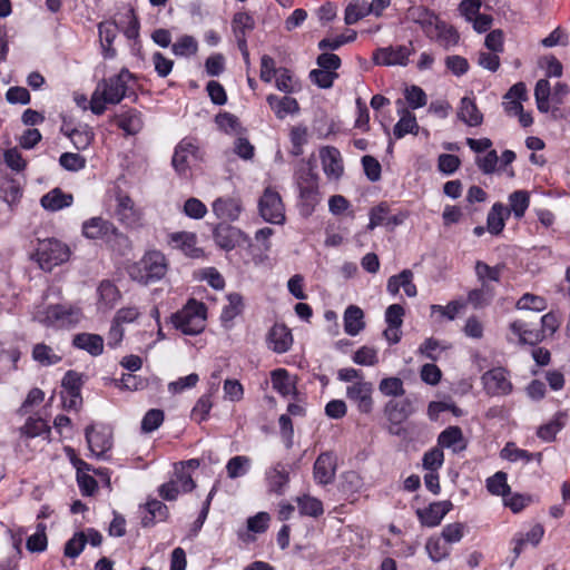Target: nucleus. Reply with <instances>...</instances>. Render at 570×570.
<instances>
[{
    "label": "nucleus",
    "mask_w": 570,
    "mask_h": 570,
    "mask_svg": "<svg viewBox=\"0 0 570 570\" xmlns=\"http://www.w3.org/2000/svg\"><path fill=\"white\" fill-rule=\"evenodd\" d=\"M146 514L141 518V525L149 528L156 522H164L169 517L168 507L157 499L148 500L145 504Z\"/></svg>",
    "instance_id": "27"
},
{
    "label": "nucleus",
    "mask_w": 570,
    "mask_h": 570,
    "mask_svg": "<svg viewBox=\"0 0 570 570\" xmlns=\"http://www.w3.org/2000/svg\"><path fill=\"white\" fill-rule=\"evenodd\" d=\"M228 304L224 306L220 315L222 322H232L244 308L243 297L238 293H230L227 296Z\"/></svg>",
    "instance_id": "45"
},
{
    "label": "nucleus",
    "mask_w": 570,
    "mask_h": 570,
    "mask_svg": "<svg viewBox=\"0 0 570 570\" xmlns=\"http://www.w3.org/2000/svg\"><path fill=\"white\" fill-rule=\"evenodd\" d=\"M510 210L502 203H494L487 216V230L492 235L502 233Z\"/></svg>",
    "instance_id": "29"
},
{
    "label": "nucleus",
    "mask_w": 570,
    "mask_h": 570,
    "mask_svg": "<svg viewBox=\"0 0 570 570\" xmlns=\"http://www.w3.org/2000/svg\"><path fill=\"white\" fill-rule=\"evenodd\" d=\"M259 214L265 222L283 224L285 222V208L281 195L267 187L258 202Z\"/></svg>",
    "instance_id": "7"
},
{
    "label": "nucleus",
    "mask_w": 570,
    "mask_h": 570,
    "mask_svg": "<svg viewBox=\"0 0 570 570\" xmlns=\"http://www.w3.org/2000/svg\"><path fill=\"white\" fill-rule=\"evenodd\" d=\"M515 306L518 309L540 312L546 308V301L540 296L527 293L519 298Z\"/></svg>",
    "instance_id": "62"
},
{
    "label": "nucleus",
    "mask_w": 570,
    "mask_h": 570,
    "mask_svg": "<svg viewBox=\"0 0 570 570\" xmlns=\"http://www.w3.org/2000/svg\"><path fill=\"white\" fill-rule=\"evenodd\" d=\"M510 213L512 212L517 219L524 216L530 204L529 193L525 190H515L509 196Z\"/></svg>",
    "instance_id": "42"
},
{
    "label": "nucleus",
    "mask_w": 570,
    "mask_h": 570,
    "mask_svg": "<svg viewBox=\"0 0 570 570\" xmlns=\"http://www.w3.org/2000/svg\"><path fill=\"white\" fill-rule=\"evenodd\" d=\"M250 459L245 455H236L229 459L226 464L228 478L237 479L245 475L250 468Z\"/></svg>",
    "instance_id": "46"
},
{
    "label": "nucleus",
    "mask_w": 570,
    "mask_h": 570,
    "mask_svg": "<svg viewBox=\"0 0 570 570\" xmlns=\"http://www.w3.org/2000/svg\"><path fill=\"white\" fill-rule=\"evenodd\" d=\"M365 326L363 311L355 305H350L344 313V331L351 335H357Z\"/></svg>",
    "instance_id": "33"
},
{
    "label": "nucleus",
    "mask_w": 570,
    "mask_h": 570,
    "mask_svg": "<svg viewBox=\"0 0 570 570\" xmlns=\"http://www.w3.org/2000/svg\"><path fill=\"white\" fill-rule=\"evenodd\" d=\"M412 51L413 49L407 46L379 48L373 55V60L375 65L381 66H406Z\"/></svg>",
    "instance_id": "13"
},
{
    "label": "nucleus",
    "mask_w": 570,
    "mask_h": 570,
    "mask_svg": "<svg viewBox=\"0 0 570 570\" xmlns=\"http://www.w3.org/2000/svg\"><path fill=\"white\" fill-rule=\"evenodd\" d=\"M298 188L297 208L299 215L307 218L315 212L322 196L318 188V176L309 164L302 166L295 174Z\"/></svg>",
    "instance_id": "1"
},
{
    "label": "nucleus",
    "mask_w": 570,
    "mask_h": 570,
    "mask_svg": "<svg viewBox=\"0 0 570 570\" xmlns=\"http://www.w3.org/2000/svg\"><path fill=\"white\" fill-rule=\"evenodd\" d=\"M86 543V534L83 532H76L65 544V556L68 558H77L82 552Z\"/></svg>",
    "instance_id": "55"
},
{
    "label": "nucleus",
    "mask_w": 570,
    "mask_h": 570,
    "mask_svg": "<svg viewBox=\"0 0 570 570\" xmlns=\"http://www.w3.org/2000/svg\"><path fill=\"white\" fill-rule=\"evenodd\" d=\"M166 273V257L159 250L147 252L142 258L129 269L130 277L145 285L161 279Z\"/></svg>",
    "instance_id": "2"
},
{
    "label": "nucleus",
    "mask_w": 570,
    "mask_h": 570,
    "mask_svg": "<svg viewBox=\"0 0 570 570\" xmlns=\"http://www.w3.org/2000/svg\"><path fill=\"white\" fill-rule=\"evenodd\" d=\"M407 18L419 24L428 37H433L434 30L441 22L438 14L423 6L411 7Z\"/></svg>",
    "instance_id": "15"
},
{
    "label": "nucleus",
    "mask_w": 570,
    "mask_h": 570,
    "mask_svg": "<svg viewBox=\"0 0 570 570\" xmlns=\"http://www.w3.org/2000/svg\"><path fill=\"white\" fill-rule=\"evenodd\" d=\"M206 306L191 298L186 306L171 315V323L186 335H197L205 328Z\"/></svg>",
    "instance_id": "4"
},
{
    "label": "nucleus",
    "mask_w": 570,
    "mask_h": 570,
    "mask_svg": "<svg viewBox=\"0 0 570 570\" xmlns=\"http://www.w3.org/2000/svg\"><path fill=\"white\" fill-rule=\"evenodd\" d=\"M21 434L28 436V438H36L39 436L46 432L50 431V428L47 425V423L38 417H29L24 425L20 429Z\"/></svg>",
    "instance_id": "57"
},
{
    "label": "nucleus",
    "mask_w": 570,
    "mask_h": 570,
    "mask_svg": "<svg viewBox=\"0 0 570 570\" xmlns=\"http://www.w3.org/2000/svg\"><path fill=\"white\" fill-rule=\"evenodd\" d=\"M502 268V265L490 266L482 261L475 263V274L481 285L489 284L488 281L500 282Z\"/></svg>",
    "instance_id": "43"
},
{
    "label": "nucleus",
    "mask_w": 570,
    "mask_h": 570,
    "mask_svg": "<svg viewBox=\"0 0 570 570\" xmlns=\"http://www.w3.org/2000/svg\"><path fill=\"white\" fill-rule=\"evenodd\" d=\"M568 415L566 412L559 411L554 414L552 420L538 429L537 435L546 442L554 441L556 435L560 432L567 422Z\"/></svg>",
    "instance_id": "32"
},
{
    "label": "nucleus",
    "mask_w": 570,
    "mask_h": 570,
    "mask_svg": "<svg viewBox=\"0 0 570 570\" xmlns=\"http://www.w3.org/2000/svg\"><path fill=\"white\" fill-rule=\"evenodd\" d=\"M85 436L91 454L100 460H107V453L112 448L111 429L100 425L98 429L94 424L85 429Z\"/></svg>",
    "instance_id": "6"
},
{
    "label": "nucleus",
    "mask_w": 570,
    "mask_h": 570,
    "mask_svg": "<svg viewBox=\"0 0 570 570\" xmlns=\"http://www.w3.org/2000/svg\"><path fill=\"white\" fill-rule=\"evenodd\" d=\"M69 256V247L55 238L39 240L33 255L41 269L46 272H50L55 266L67 262Z\"/></svg>",
    "instance_id": "5"
},
{
    "label": "nucleus",
    "mask_w": 570,
    "mask_h": 570,
    "mask_svg": "<svg viewBox=\"0 0 570 570\" xmlns=\"http://www.w3.org/2000/svg\"><path fill=\"white\" fill-rule=\"evenodd\" d=\"M509 330L519 337L521 345L534 346L546 338L543 331L530 328L529 323L522 320L511 322Z\"/></svg>",
    "instance_id": "19"
},
{
    "label": "nucleus",
    "mask_w": 570,
    "mask_h": 570,
    "mask_svg": "<svg viewBox=\"0 0 570 570\" xmlns=\"http://www.w3.org/2000/svg\"><path fill=\"white\" fill-rule=\"evenodd\" d=\"M3 161L10 169L17 173L22 171L27 166L26 160L17 148L7 149L3 154Z\"/></svg>",
    "instance_id": "64"
},
{
    "label": "nucleus",
    "mask_w": 570,
    "mask_h": 570,
    "mask_svg": "<svg viewBox=\"0 0 570 570\" xmlns=\"http://www.w3.org/2000/svg\"><path fill=\"white\" fill-rule=\"evenodd\" d=\"M45 314L46 324L57 327L73 326L81 318L80 308L61 304L48 306Z\"/></svg>",
    "instance_id": "9"
},
{
    "label": "nucleus",
    "mask_w": 570,
    "mask_h": 570,
    "mask_svg": "<svg viewBox=\"0 0 570 570\" xmlns=\"http://www.w3.org/2000/svg\"><path fill=\"white\" fill-rule=\"evenodd\" d=\"M299 513L313 518H318L324 513L323 503L317 498L304 494L296 498Z\"/></svg>",
    "instance_id": "35"
},
{
    "label": "nucleus",
    "mask_w": 570,
    "mask_h": 570,
    "mask_svg": "<svg viewBox=\"0 0 570 570\" xmlns=\"http://www.w3.org/2000/svg\"><path fill=\"white\" fill-rule=\"evenodd\" d=\"M212 407H213V403L210 401V395H208V394L202 395L197 400L195 406L191 410V419L198 423L207 420Z\"/></svg>",
    "instance_id": "58"
},
{
    "label": "nucleus",
    "mask_w": 570,
    "mask_h": 570,
    "mask_svg": "<svg viewBox=\"0 0 570 570\" xmlns=\"http://www.w3.org/2000/svg\"><path fill=\"white\" fill-rule=\"evenodd\" d=\"M373 384L360 381L347 386L346 396L357 405L360 412L368 414L373 410Z\"/></svg>",
    "instance_id": "14"
},
{
    "label": "nucleus",
    "mask_w": 570,
    "mask_h": 570,
    "mask_svg": "<svg viewBox=\"0 0 570 570\" xmlns=\"http://www.w3.org/2000/svg\"><path fill=\"white\" fill-rule=\"evenodd\" d=\"M266 100L278 119H284L287 115L297 114L299 111V105L295 98L269 95Z\"/></svg>",
    "instance_id": "30"
},
{
    "label": "nucleus",
    "mask_w": 570,
    "mask_h": 570,
    "mask_svg": "<svg viewBox=\"0 0 570 570\" xmlns=\"http://www.w3.org/2000/svg\"><path fill=\"white\" fill-rule=\"evenodd\" d=\"M458 119L470 127H478L483 122V115L479 110L474 99L463 97L456 112Z\"/></svg>",
    "instance_id": "26"
},
{
    "label": "nucleus",
    "mask_w": 570,
    "mask_h": 570,
    "mask_svg": "<svg viewBox=\"0 0 570 570\" xmlns=\"http://www.w3.org/2000/svg\"><path fill=\"white\" fill-rule=\"evenodd\" d=\"M46 524L38 523L36 533L27 539L26 547L30 552H43L48 546V539L46 534Z\"/></svg>",
    "instance_id": "49"
},
{
    "label": "nucleus",
    "mask_w": 570,
    "mask_h": 570,
    "mask_svg": "<svg viewBox=\"0 0 570 570\" xmlns=\"http://www.w3.org/2000/svg\"><path fill=\"white\" fill-rule=\"evenodd\" d=\"M115 124L118 128L122 129L126 135H136L144 127L141 112L134 108H128L127 110L115 115Z\"/></svg>",
    "instance_id": "23"
},
{
    "label": "nucleus",
    "mask_w": 570,
    "mask_h": 570,
    "mask_svg": "<svg viewBox=\"0 0 570 570\" xmlns=\"http://www.w3.org/2000/svg\"><path fill=\"white\" fill-rule=\"evenodd\" d=\"M508 475L503 471L495 472L492 476L487 479V490L493 495L508 497L511 492L510 485L507 482Z\"/></svg>",
    "instance_id": "39"
},
{
    "label": "nucleus",
    "mask_w": 570,
    "mask_h": 570,
    "mask_svg": "<svg viewBox=\"0 0 570 570\" xmlns=\"http://www.w3.org/2000/svg\"><path fill=\"white\" fill-rule=\"evenodd\" d=\"M255 29V20L248 12H236L232 19V30L235 37H245Z\"/></svg>",
    "instance_id": "36"
},
{
    "label": "nucleus",
    "mask_w": 570,
    "mask_h": 570,
    "mask_svg": "<svg viewBox=\"0 0 570 570\" xmlns=\"http://www.w3.org/2000/svg\"><path fill=\"white\" fill-rule=\"evenodd\" d=\"M72 345L91 356H99L104 352V338L99 334L78 333L72 338Z\"/></svg>",
    "instance_id": "25"
},
{
    "label": "nucleus",
    "mask_w": 570,
    "mask_h": 570,
    "mask_svg": "<svg viewBox=\"0 0 570 570\" xmlns=\"http://www.w3.org/2000/svg\"><path fill=\"white\" fill-rule=\"evenodd\" d=\"M379 390L385 396L399 397L405 394L403 381L395 376L383 379L379 384Z\"/></svg>",
    "instance_id": "50"
},
{
    "label": "nucleus",
    "mask_w": 570,
    "mask_h": 570,
    "mask_svg": "<svg viewBox=\"0 0 570 570\" xmlns=\"http://www.w3.org/2000/svg\"><path fill=\"white\" fill-rule=\"evenodd\" d=\"M59 164L68 171H78L85 168L86 159L79 154L63 153L59 157Z\"/></svg>",
    "instance_id": "59"
},
{
    "label": "nucleus",
    "mask_w": 570,
    "mask_h": 570,
    "mask_svg": "<svg viewBox=\"0 0 570 570\" xmlns=\"http://www.w3.org/2000/svg\"><path fill=\"white\" fill-rule=\"evenodd\" d=\"M99 302L107 308H112L120 298L118 287L110 281L105 279L98 286Z\"/></svg>",
    "instance_id": "37"
},
{
    "label": "nucleus",
    "mask_w": 570,
    "mask_h": 570,
    "mask_svg": "<svg viewBox=\"0 0 570 570\" xmlns=\"http://www.w3.org/2000/svg\"><path fill=\"white\" fill-rule=\"evenodd\" d=\"M434 31L436 32L438 40L444 47V49L448 50L451 47L458 45L460 36L453 27L448 26L445 22L441 21Z\"/></svg>",
    "instance_id": "48"
},
{
    "label": "nucleus",
    "mask_w": 570,
    "mask_h": 570,
    "mask_svg": "<svg viewBox=\"0 0 570 570\" xmlns=\"http://www.w3.org/2000/svg\"><path fill=\"white\" fill-rule=\"evenodd\" d=\"M419 125L414 115L410 111H404V115L395 124L393 128V135L396 139L403 138L407 134L416 135Z\"/></svg>",
    "instance_id": "40"
},
{
    "label": "nucleus",
    "mask_w": 570,
    "mask_h": 570,
    "mask_svg": "<svg viewBox=\"0 0 570 570\" xmlns=\"http://www.w3.org/2000/svg\"><path fill=\"white\" fill-rule=\"evenodd\" d=\"M337 78L338 73L331 70L313 69L309 71L311 81L322 89L331 88Z\"/></svg>",
    "instance_id": "54"
},
{
    "label": "nucleus",
    "mask_w": 570,
    "mask_h": 570,
    "mask_svg": "<svg viewBox=\"0 0 570 570\" xmlns=\"http://www.w3.org/2000/svg\"><path fill=\"white\" fill-rule=\"evenodd\" d=\"M438 445L453 449V452L462 451L466 448L462 430L460 426L451 425L443 430L438 436Z\"/></svg>",
    "instance_id": "28"
},
{
    "label": "nucleus",
    "mask_w": 570,
    "mask_h": 570,
    "mask_svg": "<svg viewBox=\"0 0 570 570\" xmlns=\"http://www.w3.org/2000/svg\"><path fill=\"white\" fill-rule=\"evenodd\" d=\"M453 509L450 500L436 501L429 504L424 509L416 510V517L423 527H438L443 518Z\"/></svg>",
    "instance_id": "12"
},
{
    "label": "nucleus",
    "mask_w": 570,
    "mask_h": 570,
    "mask_svg": "<svg viewBox=\"0 0 570 570\" xmlns=\"http://www.w3.org/2000/svg\"><path fill=\"white\" fill-rule=\"evenodd\" d=\"M461 165V160L456 155L441 154L438 158V169L445 174L452 175Z\"/></svg>",
    "instance_id": "63"
},
{
    "label": "nucleus",
    "mask_w": 570,
    "mask_h": 570,
    "mask_svg": "<svg viewBox=\"0 0 570 570\" xmlns=\"http://www.w3.org/2000/svg\"><path fill=\"white\" fill-rule=\"evenodd\" d=\"M390 207L387 203L382 202L379 205L371 208L368 213L370 222L367 225L368 230H373L380 225H386L389 218Z\"/></svg>",
    "instance_id": "52"
},
{
    "label": "nucleus",
    "mask_w": 570,
    "mask_h": 570,
    "mask_svg": "<svg viewBox=\"0 0 570 570\" xmlns=\"http://www.w3.org/2000/svg\"><path fill=\"white\" fill-rule=\"evenodd\" d=\"M213 237L217 246L227 252L247 242V236L237 227L220 223L213 229Z\"/></svg>",
    "instance_id": "11"
},
{
    "label": "nucleus",
    "mask_w": 570,
    "mask_h": 570,
    "mask_svg": "<svg viewBox=\"0 0 570 570\" xmlns=\"http://www.w3.org/2000/svg\"><path fill=\"white\" fill-rule=\"evenodd\" d=\"M271 380L273 389L283 396L289 395L295 390V385L291 382L288 372L285 368L274 370L271 374Z\"/></svg>",
    "instance_id": "38"
},
{
    "label": "nucleus",
    "mask_w": 570,
    "mask_h": 570,
    "mask_svg": "<svg viewBox=\"0 0 570 570\" xmlns=\"http://www.w3.org/2000/svg\"><path fill=\"white\" fill-rule=\"evenodd\" d=\"M132 79L135 76L127 68H122L119 73L101 79L96 89L110 105H118L125 97L130 98L131 96L134 97L132 101H136L138 96L128 86Z\"/></svg>",
    "instance_id": "3"
},
{
    "label": "nucleus",
    "mask_w": 570,
    "mask_h": 570,
    "mask_svg": "<svg viewBox=\"0 0 570 570\" xmlns=\"http://www.w3.org/2000/svg\"><path fill=\"white\" fill-rule=\"evenodd\" d=\"M361 161L367 179L372 183L380 180L382 167L379 160L373 156L365 155L362 157Z\"/></svg>",
    "instance_id": "61"
},
{
    "label": "nucleus",
    "mask_w": 570,
    "mask_h": 570,
    "mask_svg": "<svg viewBox=\"0 0 570 570\" xmlns=\"http://www.w3.org/2000/svg\"><path fill=\"white\" fill-rule=\"evenodd\" d=\"M321 158L324 173L327 177L338 179L343 175L341 153L337 148L327 146L321 150Z\"/></svg>",
    "instance_id": "21"
},
{
    "label": "nucleus",
    "mask_w": 570,
    "mask_h": 570,
    "mask_svg": "<svg viewBox=\"0 0 570 570\" xmlns=\"http://www.w3.org/2000/svg\"><path fill=\"white\" fill-rule=\"evenodd\" d=\"M265 480L271 493L282 495L289 483V473L285 465L278 462L266 470Z\"/></svg>",
    "instance_id": "17"
},
{
    "label": "nucleus",
    "mask_w": 570,
    "mask_h": 570,
    "mask_svg": "<svg viewBox=\"0 0 570 570\" xmlns=\"http://www.w3.org/2000/svg\"><path fill=\"white\" fill-rule=\"evenodd\" d=\"M493 297L494 288L490 284H482L468 293V303L478 309L490 305Z\"/></svg>",
    "instance_id": "34"
},
{
    "label": "nucleus",
    "mask_w": 570,
    "mask_h": 570,
    "mask_svg": "<svg viewBox=\"0 0 570 570\" xmlns=\"http://www.w3.org/2000/svg\"><path fill=\"white\" fill-rule=\"evenodd\" d=\"M336 464L333 455L328 452L321 453L313 468V475L318 484L327 485L334 481Z\"/></svg>",
    "instance_id": "16"
},
{
    "label": "nucleus",
    "mask_w": 570,
    "mask_h": 570,
    "mask_svg": "<svg viewBox=\"0 0 570 570\" xmlns=\"http://www.w3.org/2000/svg\"><path fill=\"white\" fill-rule=\"evenodd\" d=\"M484 391L491 396L508 395L512 392L513 385L503 367H494L487 371L482 377Z\"/></svg>",
    "instance_id": "10"
},
{
    "label": "nucleus",
    "mask_w": 570,
    "mask_h": 570,
    "mask_svg": "<svg viewBox=\"0 0 570 570\" xmlns=\"http://www.w3.org/2000/svg\"><path fill=\"white\" fill-rule=\"evenodd\" d=\"M199 158V148L194 139L184 138L175 147L171 165L180 177H186L190 168V160H197Z\"/></svg>",
    "instance_id": "8"
},
{
    "label": "nucleus",
    "mask_w": 570,
    "mask_h": 570,
    "mask_svg": "<svg viewBox=\"0 0 570 570\" xmlns=\"http://www.w3.org/2000/svg\"><path fill=\"white\" fill-rule=\"evenodd\" d=\"M372 8L368 6L366 1L356 0L347 6L345 9V23L354 24L358 20L366 17L368 13H372Z\"/></svg>",
    "instance_id": "44"
},
{
    "label": "nucleus",
    "mask_w": 570,
    "mask_h": 570,
    "mask_svg": "<svg viewBox=\"0 0 570 570\" xmlns=\"http://www.w3.org/2000/svg\"><path fill=\"white\" fill-rule=\"evenodd\" d=\"M353 362L364 366L376 365L379 363L377 352L373 347L362 346L354 353Z\"/></svg>",
    "instance_id": "60"
},
{
    "label": "nucleus",
    "mask_w": 570,
    "mask_h": 570,
    "mask_svg": "<svg viewBox=\"0 0 570 570\" xmlns=\"http://www.w3.org/2000/svg\"><path fill=\"white\" fill-rule=\"evenodd\" d=\"M32 357L42 366L55 365L61 361V356L55 354L53 350L45 343H38L33 346Z\"/></svg>",
    "instance_id": "41"
},
{
    "label": "nucleus",
    "mask_w": 570,
    "mask_h": 570,
    "mask_svg": "<svg viewBox=\"0 0 570 570\" xmlns=\"http://www.w3.org/2000/svg\"><path fill=\"white\" fill-rule=\"evenodd\" d=\"M268 347L275 353L282 354L287 352L293 343L291 331L284 324H275L267 335Z\"/></svg>",
    "instance_id": "18"
},
{
    "label": "nucleus",
    "mask_w": 570,
    "mask_h": 570,
    "mask_svg": "<svg viewBox=\"0 0 570 570\" xmlns=\"http://www.w3.org/2000/svg\"><path fill=\"white\" fill-rule=\"evenodd\" d=\"M73 196L71 194L63 193L60 188H53L49 193L45 194L41 199V206L50 212H58L66 207L71 206Z\"/></svg>",
    "instance_id": "31"
},
{
    "label": "nucleus",
    "mask_w": 570,
    "mask_h": 570,
    "mask_svg": "<svg viewBox=\"0 0 570 570\" xmlns=\"http://www.w3.org/2000/svg\"><path fill=\"white\" fill-rule=\"evenodd\" d=\"M413 413L414 407L410 399L390 400L384 406V414L389 423H403Z\"/></svg>",
    "instance_id": "20"
},
{
    "label": "nucleus",
    "mask_w": 570,
    "mask_h": 570,
    "mask_svg": "<svg viewBox=\"0 0 570 570\" xmlns=\"http://www.w3.org/2000/svg\"><path fill=\"white\" fill-rule=\"evenodd\" d=\"M67 135L78 150H85L91 144L95 136L88 126L73 128Z\"/></svg>",
    "instance_id": "47"
},
{
    "label": "nucleus",
    "mask_w": 570,
    "mask_h": 570,
    "mask_svg": "<svg viewBox=\"0 0 570 570\" xmlns=\"http://www.w3.org/2000/svg\"><path fill=\"white\" fill-rule=\"evenodd\" d=\"M165 414L163 410L150 409L141 420V431L145 433L154 432L163 424Z\"/></svg>",
    "instance_id": "53"
},
{
    "label": "nucleus",
    "mask_w": 570,
    "mask_h": 570,
    "mask_svg": "<svg viewBox=\"0 0 570 570\" xmlns=\"http://www.w3.org/2000/svg\"><path fill=\"white\" fill-rule=\"evenodd\" d=\"M213 212L224 220H236L242 212L239 199L232 197H219L213 203Z\"/></svg>",
    "instance_id": "24"
},
{
    "label": "nucleus",
    "mask_w": 570,
    "mask_h": 570,
    "mask_svg": "<svg viewBox=\"0 0 570 570\" xmlns=\"http://www.w3.org/2000/svg\"><path fill=\"white\" fill-rule=\"evenodd\" d=\"M423 468L428 471H438L444 462L443 450L438 445L423 455Z\"/></svg>",
    "instance_id": "56"
},
{
    "label": "nucleus",
    "mask_w": 570,
    "mask_h": 570,
    "mask_svg": "<svg viewBox=\"0 0 570 570\" xmlns=\"http://www.w3.org/2000/svg\"><path fill=\"white\" fill-rule=\"evenodd\" d=\"M116 232L114 224L101 217H92L82 224V234L89 239H100L108 235H115Z\"/></svg>",
    "instance_id": "22"
},
{
    "label": "nucleus",
    "mask_w": 570,
    "mask_h": 570,
    "mask_svg": "<svg viewBox=\"0 0 570 570\" xmlns=\"http://www.w3.org/2000/svg\"><path fill=\"white\" fill-rule=\"evenodd\" d=\"M425 549L433 562H440L450 554V548L446 546V542H442L440 539L430 538L426 541Z\"/></svg>",
    "instance_id": "51"
}]
</instances>
